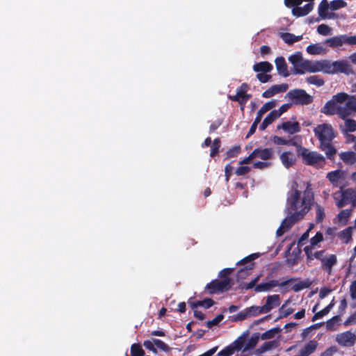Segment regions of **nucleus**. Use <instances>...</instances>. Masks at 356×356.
<instances>
[{
  "instance_id": "23",
  "label": "nucleus",
  "mask_w": 356,
  "mask_h": 356,
  "mask_svg": "<svg viewBox=\"0 0 356 356\" xmlns=\"http://www.w3.org/2000/svg\"><path fill=\"white\" fill-rule=\"evenodd\" d=\"M254 158H259L262 160L270 159L273 155V150L270 148L255 149L253 152Z\"/></svg>"
},
{
  "instance_id": "20",
  "label": "nucleus",
  "mask_w": 356,
  "mask_h": 356,
  "mask_svg": "<svg viewBox=\"0 0 356 356\" xmlns=\"http://www.w3.org/2000/svg\"><path fill=\"white\" fill-rule=\"evenodd\" d=\"M330 8V5L327 0H322L318 5V12L319 17L321 19H331L334 16V13H328V9Z\"/></svg>"
},
{
  "instance_id": "57",
  "label": "nucleus",
  "mask_w": 356,
  "mask_h": 356,
  "mask_svg": "<svg viewBox=\"0 0 356 356\" xmlns=\"http://www.w3.org/2000/svg\"><path fill=\"white\" fill-rule=\"evenodd\" d=\"M250 171V168L248 166H241L238 168L236 170V174L237 175H245L248 174Z\"/></svg>"
},
{
  "instance_id": "27",
  "label": "nucleus",
  "mask_w": 356,
  "mask_h": 356,
  "mask_svg": "<svg viewBox=\"0 0 356 356\" xmlns=\"http://www.w3.org/2000/svg\"><path fill=\"white\" fill-rule=\"evenodd\" d=\"M282 330L280 327H275L271 330L266 331L260 335V339L261 340H267L275 338L276 336H278L277 339H280Z\"/></svg>"
},
{
  "instance_id": "61",
  "label": "nucleus",
  "mask_w": 356,
  "mask_h": 356,
  "mask_svg": "<svg viewBox=\"0 0 356 356\" xmlns=\"http://www.w3.org/2000/svg\"><path fill=\"white\" fill-rule=\"evenodd\" d=\"M247 318H249L248 314H246V309L238 313L234 318V321H243Z\"/></svg>"
},
{
  "instance_id": "33",
  "label": "nucleus",
  "mask_w": 356,
  "mask_h": 356,
  "mask_svg": "<svg viewBox=\"0 0 356 356\" xmlns=\"http://www.w3.org/2000/svg\"><path fill=\"white\" fill-rule=\"evenodd\" d=\"M259 339L260 334L254 333L252 334L250 339H249L248 340L246 339L245 350L247 351L254 348L256 345L258 343Z\"/></svg>"
},
{
  "instance_id": "54",
  "label": "nucleus",
  "mask_w": 356,
  "mask_h": 356,
  "mask_svg": "<svg viewBox=\"0 0 356 356\" xmlns=\"http://www.w3.org/2000/svg\"><path fill=\"white\" fill-rule=\"evenodd\" d=\"M223 318V315L220 314L217 316L215 318H213L212 321H209L207 322V326L209 328L212 327L214 325H218Z\"/></svg>"
},
{
  "instance_id": "53",
  "label": "nucleus",
  "mask_w": 356,
  "mask_h": 356,
  "mask_svg": "<svg viewBox=\"0 0 356 356\" xmlns=\"http://www.w3.org/2000/svg\"><path fill=\"white\" fill-rule=\"evenodd\" d=\"M229 99L234 102H238L241 106V111L244 110V105L246 104V102H245L243 99L238 96L236 93L234 95H229Z\"/></svg>"
},
{
  "instance_id": "30",
  "label": "nucleus",
  "mask_w": 356,
  "mask_h": 356,
  "mask_svg": "<svg viewBox=\"0 0 356 356\" xmlns=\"http://www.w3.org/2000/svg\"><path fill=\"white\" fill-rule=\"evenodd\" d=\"M281 38L288 44H293L302 39V35H295L290 33H284L282 34Z\"/></svg>"
},
{
  "instance_id": "49",
  "label": "nucleus",
  "mask_w": 356,
  "mask_h": 356,
  "mask_svg": "<svg viewBox=\"0 0 356 356\" xmlns=\"http://www.w3.org/2000/svg\"><path fill=\"white\" fill-rule=\"evenodd\" d=\"M317 31L321 35H327L330 34V28L327 25L322 24L318 26Z\"/></svg>"
},
{
  "instance_id": "17",
  "label": "nucleus",
  "mask_w": 356,
  "mask_h": 356,
  "mask_svg": "<svg viewBox=\"0 0 356 356\" xmlns=\"http://www.w3.org/2000/svg\"><path fill=\"white\" fill-rule=\"evenodd\" d=\"M288 88L289 86L287 83L273 85L264 91L262 96L265 98H270L277 93L286 92L288 90Z\"/></svg>"
},
{
  "instance_id": "48",
  "label": "nucleus",
  "mask_w": 356,
  "mask_h": 356,
  "mask_svg": "<svg viewBox=\"0 0 356 356\" xmlns=\"http://www.w3.org/2000/svg\"><path fill=\"white\" fill-rule=\"evenodd\" d=\"M290 302L288 300L280 309V312L283 314V316L286 317L289 315L291 314L293 312V309L292 308H286L287 304Z\"/></svg>"
},
{
  "instance_id": "31",
  "label": "nucleus",
  "mask_w": 356,
  "mask_h": 356,
  "mask_svg": "<svg viewBox=\"0 0 356 356\" xmlns=\"http://www.w3.org/2000/svg\"><path fill=\"white\" fill-rule=\"evenodd\" d=\"M280 159L286 168H289L294 163L293 154L290 152H284L280 156Z\"/></svg>"
},
{
  "instance_id": "56",
  "label": "nucleus",
  "mask_w": 356,
  "mask_h": 356,
  "mask_svg": "<svg viewBox=\"0 0 356 356\" xmlns=\"http://www.w3.org/2000/svg\"><path fill=\"white\" fill-rule=\"evenodd\" d=\"M220 141L219 138H216L214 140L212 145V150L211 152V156H213L218 152V149L220 147Z\"/></svg>"
},
{
  "instance_id": "44",
  "label": "nucleus",
  "mask_w": 356,
  "mask_h": 356,
  "mask_svg": "<svg viewBox=\"0 0 356 356\" xmlns=\"http://www.w3.org/2000/svg\"><path fill=\"white\" fill-rule=\"evenodd\" d=\"M131 356H144L145 351L141 348V346L137 343H134L131 348Z\"/></svg>"
},
{
  "instance_id": "3",
  "label": "nucleus",
  "mask_w": 356,
  "mask_h": 356,
  "mask_svg": "<svg viewBox=\"0 0 356 356\" xmlns=\"http://www.w3.org/2000/svg\"><path fill=\"white\" fill-rule=\"evenodd\" d=\"M314 133L321 141V149L331 159L336 154V149L331 145V141L334 138L332 127L327 124H320L314 129Z\"/></svg>"
},
{
  "instance_id": "16",
  "label": "nucleus",
  "mask_w": 356,
  "mask_h": 356,
  "mask_svg": "<svg viewBox=\"0 0 356 356\" xmlns=\"http://www.w3.org/2000/svg\"><path fill=\"white\" fill-rule=\"evenodd\" d=\"M350 36L347 35H341L339 36H334L330 38H327L325 40V43L327 44L330 47L336 48L343 45V44H350L348 39Z\"/></svg>"
},
{
  "instance_id": "6",
  "label": "nucleus",
  "mask_w": 356,
  "mask_h": 356,
  "mask_svg": "<svg viewBox=\"0 0 356 356\" xmlns=\"http://www.w3.org/2000/svg\"><path fill=\"white\" fill-rule=\"evenodd\" d=\"M301 67L302 70L300 69L298 70V74H303L305 72L315 73L318 72L326 73L327 60L315 61L305 60Z\"/></svg>"
},
{
  "instance_id": "38",
  "label": "nucleus",
  "mask_w": 356,
  "mask_h": 356,
  "mask_svg": "<svg viewBox=\"0 0 356 356\" xmlns=\"http://www.w3.org/2000/svg\"><path fill=\"white\" fill-rule=\"evenodd\" d=\"M352 227H347L339 234V237L345 243H348L352 239Z\"/></svg>"
},
{
  "instance_id": "51",
  "label": "nucleus",
  "mask_w": 356,
  "mask_h": 356,
  "mask_svg": "<svg viewBox=\"0 0 356 356\" xmlns=\"http://www.w3.org/2000/svg\"><path fill=\"white\" fill-rule=\"evenodd\" d=\"M302 0H284V4L287 8H295L302 4Z\"/></svg>"
},
{
  "instance_id": "25",
  "label": "nucleus",
  "mask_w": 356,
  "mask_h": 356,
  "mask_svg": "<svg viewBox=\"0 0 356 356\" xmlns=\"http://www.w3.org/2000/svg\"><path fill=\"white\" fill-rule=\"evenodd\" d=\"M280 339H275L264 343L257 350L259 353H264L268 350L277 348L280 346Z\"/></svg>"
},
{
  "instance_id": "35",
  "label": "nucleus",
  "mask_w": 356,
  "mask_h": 356,
  "mask_svg": "<svg viewBox=\"0 0 356 356\" xmlns=\"http://www.w3.org/2000/svg\"><path fill=\"white\" fill-rule=\"evenodd\" d=\"M282 128L289 134H294L299 131L298 122H286L282 124Z\"/></svg>"
},
{
  "instance_id": "22",
  "label": "nucleus",
  "mask_w": 356,
  "mask_h": 356,
  "mask_svg": "<svg viewBox=\"0 0 356 356\" xmlns=\"http://www.w3.org/2000/svg\"><path fill=\"white\" fill-rule=\"evenodd\" d=\"M288 59H289V61L294 67V70H295L294 74H298V70L300 69L302 70L301 65L303 63V61L305 60L302 58L301 52H300V51L296 52L294 54H292L291 56H290Z\"/></svg>"
},
{
  "instance_id": "5",
  "label": "nucleus",
  "mask_w": 356,
  "mask_h": 356,
  "mask_svg": "<svg viewBox=\"0 0 356 356\" xmlns=\"http://www.w3.org/2000/svg\"><path fill=\"white\" fill-rule=\"evenodd\" d=\"M316 259L321 261V268L327 273L328 275L332 274V267L337 264V258L335 254H325L324 250L317 251L314 253Z\"/></svg>"
},
{
  "instance_id": "9",
  "label": "nucleus",
  "mask_w": 356,
  "mask_h": 356,
  "mask_svg": "<svg viewBox=\"0 0 356 356\" xmlns=\"http://www.w3.org/2000/svg\"><path fill=\"white\" fill-rule=\"evenodd\" d=\"M249 332H244L235 341H234L229 346L227 347L218 353L220 356H229L232 355L234 351L243 350L245 352L246 339L248 337Z\"/></svg>"
},
{
  "instance_id": "55",
  "label": "nucleus",
  "mask_w": 356,
  "mask_h": 356,
  "mask_svg": "<svg viewBox=\"0 0 356 356\" xmlns=\"http://www.w3.org/2000/svg\"><path fill=\"white\" fill-rule=\"evenodd\" d=\"M323 239V234L321 232H317L315 236L311 238V246L317 245Z\"/></svg>"
},
{
  "instance_id": "28",
  "label": "nucleus",
  "mask_w": 356,
  "mask_h": 356,
  "mask_svg": "<svg viewBox=\"0 0 356 356\" xmlns=\"http://www.w3.org/2000/svg\"><path fill=\"white\" fill-rule=\"evenodd\" d=\"M339 156L348 165H353L356 162V153L353 152H343Z\"/></svg>"
},
{
  "instance_id": "39",
  "label": "nucleus",
  "mask_w": 356,
  "mask_h": 356,
  "mask_svg": "<svg viewBox=\"0 0 356 356\" xmlns=\"http://www.w3.org/2000/svg\"><path fill=\"white\" fill-rule=\"evenodd\" d=\"M306 81L308 83L315 85L318 87L323 86L325 83L324 80L317 75H313L307 77Z\"/></svg>"
},
{
  "instance_id": "63",
  "label": "nucleus",
  "mask_w": 356,
  "mask_h": 356,
  "mask_svg": "<svg viewBox=\"0 0 356 356\" xmlns=\"http://www.w3.org/2000/svg\"><path fill=\"white\" fill-rule=\"evenodd\" d=\"M240 149H241L240 147H234L232 149H229L227 152V157L232 158V157L235 156L237 154L239 153Z\"/></svg>"
},
{
  "instance_id": "47",
  "label": "nucleus",
  "mask_w": 356,
  "mask_h": 356,
  "mask_svg": "<svg viewBox=\"0 0 356 356\" xmlns=\"http://www.w3.org/2000/svg\"><path fill=\"white\" fill-rule=\"evenodd\" d=\"M310 286L309 281L300 282L293 286L292 289L294 291H299L305 288H308Z\"/></svg>"
},
{
  "instance_id": "26",
  "label": "nucleus",
  "mask_w": 356,
  "mask_h": 356,
  "mask_svg": "<svg viewBox=\"0 0 356 356\" xmlns=\"http://www.w3.org/2000/svg\"><path fill=\"white\" fill-rule=\"evenodd\" d=\"M317 342L316 341H310L299 351L298 356H308L316 349Z\"/></svg>"
},
{
  "instance_id": "2",
  "label": "nucleus",
  "mask_w": 356,
  "mask_h": 356,
  "mask_svg": "<svg viewBox=\"0 0 356 356\" xmlns=\"http://www.w3.org/2000/svg\"><path fill=\"white\" fill-rule=\"evenodd\" d=\"M321 111H356V96L337 93L325 104Z\"/></svg>"
},
{
  "instance_id": "19",
  "label": "nucleus",
  "mask_w": 356,
  "mask_h": 356,
  "mask_svg": "<svg viewBox=\"0 0 356 356\" xmlns=\"http://www.w3.org/2000/svg\"><path fill=\"white\" fill-rule=\"evenodd\" d=\"M275 63L276 65L277 73L284 76L288 77L290 74L288 70V66L286 63L285 58L283 56H279L275 58Z\"/></svg>"
},
{
  "instance_id": "10",
  "label": "nucleus",
  "mask_w": 356,
  "mask_h": 356,
  "mask_svg": "<svg viewBox=\"0 0 356 356\" xmlns=\"http://www.w3.org/2000/svg\"><path fill=\"white\" fill-rule=\"evenodd\" d=\"M302 156L305 162L308 165L321 168L325 164L324 157L316 152H309L307 149H304L302 152Z\"/></svg>"
},
{
  "instance_id": "50",
  "label": "nucleus",
  "mask_w": 356,
  "mask_h": 356,
  "mask_svg": "<svg viewBox=\"0 0 356 356\" xmlns=\"http://www.w3.org/2000/svg\"><path fill=\"white\" fill-rule=\"evenodd\" d=\"M257 78L261 83H265L270 81L272 76L266 73H258Z\"/></svg>"
},
{
  "instance_id": "43",
  "label": "nucleus",
  "mask_w": 356,
  "mask_h": 356,
  "mask_svg": "<svg viewBox=\"0 0 356 356\" xmlns=\"http://www.w3.org/2000/svg\"><path fill=\"white\" fill-rule=\"evenodd\" d=\"M330 9L337 10L347 6V3L343 0H333L330 3Z\"/></svg>"
},
{
  "instance_id": "52",
  "label": "nucleus",
  "mask_w": 356,
  "mask_h": 356,
  "mask_svg": "<svg viewBox=\"0 0 356 356\" xmlns=\"http://www.w3.org/2000/svg\"><path fill=\"white\" fill-rule=\"evenodd\" d=\"M316 221L321 222L323 220V219L325 216L324 209L318 204L316 205Z\"/></svg>"
},
{
  "instance_id": "60",
  "label": "nucleus",
  "mask_w": 356,
  "mask_h": 356,
  "mask_svg": "<svg viewBox=\"0 0 356 356\" xmlns=\"http://www.w3.org/2000/svg\"><path fill=\"white\" fill-rule=\"evenodd\" d=\"M327 314V309H323V310L316 312L314 316L312 317V321H315L316 320L323 317L324 316Z\"/></svg>"
},
{
  "instance_id": "36",
  "label": "nucleus",
  "mask_w": 356,
  "mask_h": 356,
  "mask_svg": "<svg viewBox=\"0 0 356 356\" xmlns=\"http://www.w3.org/2000/svg\"><path fill=\"white\" fill-rule=\"evenodd\" d=\"M301 253V250L298 249L297 250L293 251V252L286 259L287 264L290 266H293L298 264L300 260V254Z\"/></svg>"
},
{
  "instance_id": "24",
  "label": "nucleus",
  "mask_w": 356,
  "mask_h": 356,
  "mask_svg": "<svg viewBox=\"0 0 356 356\" xmlns=\"http://www.w3.org/2000/svg\"><path fill=\"white\" fill-rule=\"evenodd\" d=\"M253 70L256 72H260V73H268L270 72L273 69V66L271 63H270L268 61H261L257 63H255L253 65Z\"/></svg>"
},
{
  "instance_id": "58",
  "label": "nucleus",
  "mask_w": 356,
  "mask_h": 356,
  "mask_svg": "<svg viewBox=\"0 0 356 356\" xmlns=\"http://www.w3.org/2000/svg\"><path fill=\"white\" fill-rule=\"evenodd\" d=\"M144 346L149 349V350L152 351L154 353H157V350L156 348L154 347V343H153V341H145L143 343Z\"/></svg>"
},
{
  "instance_id": "7",
  "label": "nucleus",
  "mask_w": 356,
  "mask_h": 356,
  "mask_svg": "<svg viewBox=\"0 0 356 356\" xmlns=\"http://www.w3.org/2000/svg\"><path fill=\"white\" fill-rule=\"evenodd\" d=\"M343 73L347 75L353 73L351 65L346 60L330 62L327 60L326 74Z\"/></svg>"
},
{
  "instance_id": "12",
  "label": "nucleus",
  "mask_w": 356,
  "mask_h": 356,
  "mask_svg": "<svg viewBox=\"0 0 356 356\" xmlns=\"http://www.w3.org/2000/svg\"><path fill=\"white\" fill-rule=\"evenodd\" d=\"M288 214L289 216L282 221L280 228L277 231V236H282L286 232L289 231L296 222L302 218L293 213Z\"/></svg>"
},
{
  "instance_id": "32",
  "label": "nucleus",
  "mask_w": 356,
  "mask_h": 356,
  "mask_svg": "<svg viewBox=\"0 0 356 356\" xmlns=\"http://www.w3.org/2000/svg\"><path fill=\"white\" fill-rule=\"evenodd\" d=\"M282 113H270V114L264 119L263 122L259 127L261 130H264L270 124H271L275 119L281 115Z\"/></svg>"
},
{
  "instance_id": "59",
  "label": "nucleus",
  "mask_w": 356,
  "mask_h": 356,
  "mask_svg": "<svg viewBox=\"0 0 356 356\" xmlns=\"http://www.w3.org/2000/svg\"><path fill=\"white\" fill-rule=\"evenodd\" d=\"M270 165V163H269V162L258 161L253 164V167L255 168H259V169H264V168L269 167Z\"/></svg>"
},
{
  "instance_id": "1",
  "label": "nucleus",
  "mask_w": 356,
  "mask_h": 356,
  "mask_svg": "<svg viewBox=\"0 0 356 356\" xmlns=\"http://www.w3.org/2000/svg\"><path fill=\"white\" fill-rule=\"evenodd\" d=\"M298 186L297 182L293 183L289 193L286 211L287 213H293L303 218L309 211L314 197L309 183H307L303 197H301V192L298 189Z\"/></svg>"
},
{
  "instance_id": "62",
  "label": "nucleus",
  "mask_w": 356,
  "mask_h": 356,
  "mask_svg": "<svg viewBox=\"0 0 356 356\" xmlns=\"http://www.w3.org/2000/svg\"><path fill=\"white\" fill-rule=\"evenodd\" d=\"M350 293L351 298L356 299V280L353 281L350 286Z\"/></svg>"
},
{
  "instance_id": "11",
  "label": "nucleus",
  "mask_w": 356,
  "mask_h": 356,
  "mask_svg": "<svg viewBox=\"0 0 356 356\" xmlns=\"http://www.w3.org/2000/svg\"><path fill=\"white\" fill-rule=\"evenodd\" d=\"M230 287L229 278H225L222 280H216L207 284L206 288L209 290L210 294H213L223 290H228Z\"/></svg>"
},
{
  "instance_id": "64",
  "label": "nucleus",
  "mask_w": 356,
  "mask_h": 356,
  "mask_svg": "<svg viewBox=\"0 0 356 356\" xmlns=\"http://www.w3.org/2000/svg\"><path fill=\"white\" fill-rule=\"evenodd\" d=\"M273 142L277 145H286V144L290 143L289 140H286L279 136H274Z\"/></svg>"
},
{
  "instance_id": "29",
  "label": "nucleus",
  "mask_w": 356,
  "mask_h": 356,
  "mask_svg": "<svg viewBox=\"0 0 356 356\" xmlns=\"http://www.w3.org/2000/svg\"><path fill=\"white\" fill-rule=\"evenodd\" d=\"M248 88H249L248 84L246 83H243L241 85L240 87H238L236 89V92L238 95V96H239L246 103L251 97L250 95L247 94Z\"/></svg>"
},
{
  "instance_id": "45",
  "label": "nucleus",
  "mask_w": 356,
  "mask_h": 356,
  "mask_svg": "<svg viewBox=\"0 0 356 356\" xmlns=\"http://www.w3.org/2000/svg\"><path fill=\"white\" fill-rule=\"evenodd\" d=\"M153 343L163 351L168 352L170 350V348L167 344L159 339H154Z\"/></svg>"
},
{
  "instance_id": "15",
  "label": "nucleus",
  "mask_w": 356,
  "mask_h": 356,
  "mask_svg": "<svg viewBox=\"0 0 356 356\" xmlns=\"http://www.w3.org/2000/svg\"><path fill=\"white\" fill-rule=\"evenodd\" d=\"M339 117L344 120V127L342 128L343 133L353 132L356 131V120L349 118L350 113H338Z\"/></svg>"
},
{
  "instance_id": "46",
  "label": "nucleus",
  "mask_w": 356,
  "mask_h": 356,
  "mask_svg": "<svg viewBox=\"0 0 356 356\" xmlns=\"http://www.w3.org/2000/svg\"><path fill=\"white\" fill-rule=\"evenodd\" d=\"M340 318L338 316H335L326 323V327L327 330H334L335 325L339 323Z\"/></svg>"
},
{
  "instance_id": "18",
  "label": "nucleus",
  "mask_w": 356,
  "mask_h": 356,
  "mask_svg": "<svg viewBox=\"0 0 356 356\" xmlns=\"http://www.w3.org/2000/svg\"><path fill=\"white\" fill-rule=\"evenodd\" d=\"M280 304V298L277 294L268 296L266 298V302L264 305L261 306L263 312L265 314L269 312L273 308L279 306Z\"/></svg>"
},
{
  "instance_id": "41",
  "label": "nucleus",
  "mask_w": 356,
  "mask_h": 356,
  "mask_svg": "<svg viewBox=\"0 0 356 356\" xmlns=\"http://www.w3.org/2000/svg\"><path fill=\"white\" fill-rule=\"evenodd\" d=\"M278 102L277 100L272 99L266 103H265L258 111H269L270 110L274 111L275 108L277 106Z\"/></svg>"
},
{
  "instance_id": "4",
  "label": "nucleus",
  "mask_w": 356,
  "mask_h": 356,
  "mask_svg": "<svg viewBox=\"0 0 356 356\" xmlns=\"http://www.w3.org/2000/svg\"><path fill=\"white\" fill-rule=\"evenodd\" d=\"M333 198L339 208H341L349 203L352 204L353 207H355L356 189L352 188L343 189L341 187L339 191L333 194Z\"/></svg>"
},
{
  "instance_id": "13",
  "label": "nucleus",
  "mask_w": 356,
  "mask_h": 356,
  "mask_svg": "<svg viewBox=\"0 0 356 356\" xmlns=\"http://www.w3.org/2000/svg\"><path fill=\"white\" fill-rule=\"evenodd\" d=\"M356 335L351 332H345L337 335L336 341L343 346H352L355 343Z\"/></svg>"
},
{
  "instance_id": "21",
  "label": "nucleus",
  "mask_w": 356,
  "mask_h": 356,
  "mask_svg": "<svg viewBox=\"0 0 356 356\" xmlns=\"http://www.w3.org/2000/svg\"><path fill=\"white\" fill-rule=\"evenodd\" d=\"M314 8V3H308L303 7H295L292 8L293 15L300 17L308 15Z\"/></svg>"
},
{
  "instance_id": "14",
  "label": "nucleus",
  "mask_w": 356,
  "mask_h": 356,
  "mask_svg": "<svg viewBox=\"0 0 356 356\" xmlns=\"http://www.w3.org/2000/svg\"><path fill=\"white\" fill-rule=\"evenodd\" d=\"M293 280V279H291L290 280H288V281H286V282H284L280 284L277 280H273L268 282L257 284L254 288V291L256 292L269 291L272 289H273L277 286H284L288 284L289 282H292Z\"/></svg>"
},
{
  "instance_id": "37",
  "label": "nucleus",
  "mask_w": 356,
  "mask_h": 356,
  "mask_svg": "<svg viewBox=\"0 0 356 356\" xmlns=\"http://www.w3.org/2000/svg\"><path fill=\"white\" fill-rule=\"evenodd\" d=\"M307 52L311 55H318L324 52V48L320 44H313L307 47Z\"/></svg>"
},
{
  "instance_id": "40",
  "label": "nucleus",
  "mask_w": 356,
  "mask_h": 356,
  "mask_svg": "<svg viewBox=\"0 0 356 356\" xmlns=\"http://www.w3.org/2000/svg\"><path fill=\"white\" fill-rule=\"evenodd\" d=\"M246 314H248L249 317L256 316L261 314H265L263 312L262 307L259 306H252L246 309Z\"/></svg>"
},
{
  "instance_id": "42",
  "label": "nucleus",
  "mask_w": 356,
  "mask_h": 356,
  "mask_svg": "<svg viewBox=\"0 0 356 356\" xmlns=\"http://www.w3.org/2000/svg\"><path fill=\"white\" fill-rule=\"evenodd\" d=\"M351 214V210L345 209L342 210L337 216L338 220L342 225H346L348 220V218L350 217Z\"/></svg>"
},
{
  "instance_id": "34",
  "label": "nucleus",
  "mask_w": 356,
  "mask_h": 356,
  "mask_svg": "<svg viewBox=\"0 0 356 356\" xmlns=\"http://www.w3.org/2000/svg\"><path fill=\"white\" fill-rule=\"evenodd\" d=\"M343 172L341 170H335L329 172L327 175V178L329 179V181L334 184L337 185L339 180L343 177Z\"/></svg>"
},
{
  "instance_id": "8",
  "label": "nucleus",
  "mask_w": 356,
  "mask_h": 356,
  "mask_svg": "<svg viewBox=\"0 0 356 356\" xmlns=\"http://www.w3.org/2000/svg\"><path fill=\"white\" fill-rule=\"evenodd\" d=\"M287 96L294 104L307 105L313 101V97L302 89L291 90Z\"/></svg>"
}]
</instances>
